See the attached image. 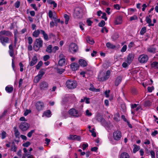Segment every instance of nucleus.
Listing matches in <instances>:
<instances>
[{
    "instance_id": "nucleus-35",
    "label": "nucleus",
    "mask_w": 158,
    "mask_h": 158,
    "mask_svg": "<svg viewBox=\"0 0 158 158\" xmlns=\"http://www.w3.org/2000/svg\"><path fill=\"white\" fill-rule=\"evenodd\" d=\"M86 41L88 43L92 45L94 44V40L89 37L87 38Z\"/></svg>"
},
{
    "instance_id": "nucleus-29",
    "label": "nucleus",
    "mask_w": 158,
    "mask_h": 158,
    "mask_svg": "<svg viewBox=\"0 0 158 158\" xmlns=\"http://www.w3.org/2000/svg\"><path fill=\"white\" fill-rule=\"evenodd\" d=\"M52 45H49L47 47L46 49V52L49 53H51L52 52Z\"/></svg>"
},
{
    "instance_id": "nucleus-15",
    "label": "nucleus",
    "mask_w": 158,
    "mask_h": 158,
    "mask_svg": "<svg viewBox=\"0 0 158 158\" xmlns=\"http://www.w3.org/2000/svg\"><path fill=\"white\" fill-rule=\"evenodd\" d=\"M9 53L10 56L11 57H12L14 59H15V57L14 56V51L12 43L9 46Z\"/></svg>"
},
{
    "instance_id": "nucleus-19",
    "label": "nucleus",
    "mask_w": 158,
    "mask_h": 158,
    "mask_svg": "<svg viewBox=\"0 0 158 158\" xmlns=\"http://www.w3.org/2000/svg\"><path fill=\"white\" fill-rule=\"evenodd\" d=\"M38 61V58L36 56H34L32 59V60L29 63V65L31 66L35 64Z\"/></svg>"
},
{
    "instance_id": "nucleus-18",
    "label": "nucleus",
    "mask_w": 158,
    "mask_h": 158,
    "mask_svg": "<svg viewBox=\"0 0 158 158\" xmlns=\"http://www.w3.org/2000/svg\"><path fill=\"white\" fill-rule=\"evenodd\" d=\"M96 120L98 122L101 123L103 125V123L105 122L104 119H103L102 116L99 113H98L96 116Z\"/></svg>"
},
{
    "instance_id": "nucleus-45",
    "label": "nucleus",
    "mask_w": 158,
    "mask_h": 158,
    "mask_svg": "<svg viewBox=\"0 0 158 158\" xmlns=\"http://www.w3.org/2000/svg\"><path fill=\"white\" fill-rule=\"evenodd\" d=\"M31 144V143L27 141L25 143L23 144V146L24 147H27Z\"/></svg>"
},
{
    "instance_id": "nucleus-60",
    "label": "nucleus",
    "mask_w": 158,
    "mask_h": 158,
    "mask_svg": "<svg viewBox=\"0 0 158 158\" xmlns=\"http://www.w3.org/2000/svg\"><path fill=\"white\" fill-rule=\"evenodd\" d=\"M154 87L153 86H152L151 87H148V91L149 92H152V91L154 89Z\"/></svg>"
},
{
    "instance_id": "nucleus-59",
    "label": "nucleus",
    "mask_w": 158,
    "mask_h": 158,
    "mask_svg": "<svg viewBox=\"0 0 158 158\" xmlns=\"http://www.w3.org/2000/svg\"><path fill=\"white\" fill-rule=\"evenodd\" d=\"M88 145L87 143H83L82 145L83 150H84L85 148L88 147Z\"/></svg>"
},
{
    "instance_id": "nucleus-44",
    "label": "nucleus",
    "mask_w": 158,
    "mask_h": 158,
    "mask_svg": "<svg viewBox=\"0 0 158 158\" xmlns=\"http://www.w3.org/2000/svg\"><path fill=\"white\" fill-rule=\"evenodd\" d=\"M45 70V69H42L40 70L39 72V74L40 75H41L42 76H43L45 74L44 71Z\"/></svg>"
},
{
    "instance_id": "nucleus-26",
    "label": "nucleus",
    "mask_w": 158,
    "mask_h": 158,
    "mask_svg": "<svg viewBox=\"0 0 158 158\" xmlns=\"http://www.w3.org/2000/svg\"><path fill=\"white\" fill-rule=\"evenodd\" d=\"M14 132H15V135L16 138H19V135L20 133L18 131V130L17 129L16 127H14Z\"/></svg>"
},
{
    "instance_id": "nucleus-43",
    "label": "nucleus",
    "mask_w": 158,
    "mask_h": 158,
    "mask_svg": "<svg viewBox=\"0 0 158 158\" xmlns=\"http://www.w3.org/2000/svg\"><path fill=\"white\" fill-rule=\"evenodd\" d=\"M90 87L89 88V90L93 91H95L96 90V88L94 87L93 85L92 84L90 83Z\"/></svg>"
},
{
    "instance_id": "nucleus-34",
    "label": "nucleus",
    "mask_w": 158,
    "mask_h": 158,
    "mask_svg": "<svg viewBox=\"0 0 158 158\" xmlns=\"http://www.w3.org/2000/svg\"><path fill=\"white\" fill-rule=\"evenodd\" d=\"M122 22V18L120 16H119L117 18L116 20V24H121Z\"/></svg>"
},
{
    "instance_id": "nucleus-11",
    "label": "nucleus",
    "mask_w": 158,
    "mask_h": 158,
    "mask_svg": "<svg viewBox=\"0 0 158 158\" xmlns=\"http://www.w3.org/2000/svg\"><path fill=\"white\" fill-rule=\"evenodd\" d=\"M36 108L38 111L42 110L44 108V105L43 102L41 101H38L36 103Z\"/></svg>"
},
{
    "instance_id": "nucleus-12",
    "label": "nucleus",
    "mask_w": 158,
    "mask_h": 158,
    "mask_svg": "<svg viewBox=\"0 0 158 158\" xmlns=\"http://www.w3.org/2000/svg\"><path fill=\"white\" fill-rule=\"evenodd\" d=\"M59 57L60 60L58 62V64L59 66H61L64 65L65 63V56L62 54H61L60 55Z\"/></svg>"
},
{
    "instance_id": "nucleus-57",
    "label": "nucleus",
    "mask_w": 158,
    "mask_h": 158,
    "mask_svg": "<svg viewBox=\"0 0 158 158\" xmlns=\"http://www.w3.org/2000/svg\"><path fill=\"white\" fill-rule=\"evenodd\" d=\"M104 30H105V31L106 33H107L108 32V30L106 28V27H103L102 28V30H101V32L102 33H103L104 32Z\"/></svg>"
},
{
    "instance_id": "nucleus-32",
    "label": "nucleus",
    "mask_w": 158,
    "mask_h": 158,
    "mask_svg": "<svg viewBox=\"0 0 158 158\" xmlns=\"http://www.w3.org/2000/svg\"><path fill=\"white\" fill-rule=\"evenodd\" d=\"M51 112L49 110H47L46 111H45L43 114V115L48 117H49L51 116Z\"/></svg>"
},
{
    "instance_id": "nucleus-22",
    "label": "nucleus",
    "mask_w": 158,
    "mask_h": 158,
    "mask_svg": "<svg viewBox=\"0 0 158 158\" xmlns=\"http://www.w3.org/2000/svg\"><path fill=\"white\" fill-rule=\"evenodd\" d=\"M109 77L107 76L106 75H105L103 77H102L100 75H99L98 76V79L100 81H103L108 79Z\"/></svg>"
},
{
    "instance_id": "nucleus-8",
    "label": "nucleus",
    "mask_w": 158,
    "mask_h": 158,
    "mask_svg": "<svg viewBox=\"0 0 158 158\" xmlns=\"http://www.w3.org/2000/svg\"><path fill=\"white\" fill-rule=\"evenodd\" d=\"M82 16V10L80 8L77 9L74 14V17L76 19H80Z\"/></svg>"
},
{
    "instance_id": "nucleus-6",
    "label": "nucleus",
    "mask_w": 158,
    "mask_h": 158,
    "mask_svg": "<svg viewBox=\"0 0 158 158\" xmlns=\"http://www.w3.org/2000/svg\"><path fill=\"white\" fill-rule=\"evenodd\" d=\"M69 112L70 115L75 117H78L81 115V114L77 110L73 108L70 110Z\"/></svg>"
},
{
    "instance_id": "nucleus-17",
    "label": "nucleus",
    "mask_w": 158,
    "mask_h": 158,
    "mask_svg": "<svg viewBox=\"0 0 158 158\" xmlns=\"http://www.w3.org/2000/svg\"><path fill=\"white\" fill-rule=\"evenodd\" d=\"M70 67L73 70L75 71L79 68V66L77 63L75 62L71 64Z\"/></svg>"
},
{
    "instance_id": "nucleus-52",
    "label": "nucleus",
    "mask_w": 158,
    "mask_h": 158,
    "mask_svg": "<svg viewBox=\"0 0 158 158\" xmlns=\"http://www.w3.org/2000/svg\"><path fill=\"white\" fill-rule=\"evenodd\" d=\"M19 65L20 66V71L21 72H23V64L22 63V62H20L19 63Z\"/></svg>"
},
{
    "instance_id": "nucleus-53",
    "label": "nucleus",
    "mask_w": 158,
    "mask_h": 158,
    "mask_svg": "<svg viewBox=\"0 0 158 158\" xmlns=\"http://www.w3.org/2000/svg\"><path fill=\"white\" fill-rule=\"evenodd\" d=\"M50 56L48 55H46L44 56V61H46L50 58Z\"/></svg>"
},
{
    "instance_id": "nucleus-51",
    "label": "nucleus",
    "mask_w": 158,
    "mask_h": 158,
    "mask_svg": "<svg viewBox=\"0 0 158 158\" xmlns=\"http://www.w3.org/2000/svg\"><path fill=\"white\" fill-rule=\"evenodd\" d=\"M127 49V46L126 45H124L122 48L121 51L122 52H124L126 51Z\"/></svg>"
},
{
    "instance_id": "nucleus-63",
    "label": "nucleus",
    "mask_w": 158,
    "mask_h": 158,
    "mask_svg": "<svg viewBox=\"0 0 158 158\" xmlns=\"http://www.w3.org/2000/svg\"><path fill=\"white\" fill-rule=\"evenodd\" d=\"M44 39L46 40H48L49 39L48 35L46 33L43 35Z\"/></svg>"
},
{
    "instance_id": "nucleus-50",
    "label": "nucleus",
    "mask_w": 158,
    "mask_h": 158,
    "mask_svg": "<svg viewBox=\"0 0 158 158\" xmlns=\"http://www.w3.org/2000/svg\"><path fill=\"white\" fill-rule=\"evenodd\" d=\"M20 2L19 1H17L15 4V7L16 8H18L20 6Z\"/></svg>"
},
{
    "instance_id": "nucleus-25",
    "label": "nucleus",
    "mask_w": 158,
    "mask_h": 158,
    "mask_svg": "<svg viewBox=\"0 0 158 158\" xmlns=\"http://www.w3.org/2000/svg\"><path fill=\"white\" fill-rule=\"evenodd\" d=\"M119 37V35L118 33L115 32L111 36V38L114 41L116 40Z\"/></svg>"
},
{
    "instance_id": "nucleus-13",
    "label": "nucleus",
    "mask_w": 158,
    "mask_h": 158,
    "mask_svg": "<svg viewBox=\"0 0 158 158\" xmlns=\"http://www.w3.org/2000/svg\"><path fill=\"white\" fill-rule=\"evenodd\" d=\"M68 139L69 140H77L79 141L81 140V137L79 135H69Z\"/></svg>"
},
{
    "instance_id": "nucleus-4",
    "label": "nucleus",
    "mask_w": 158,
    "mask_h": 158,
    "mask_svg": "<svg viewBox=\"0 0 158 158\" xmlns=\"http://www.w3.org/2000/svg\"><path fill=\"white\" fill-rule=\"evenodd\" d=\"M69 50L72 53H75L78 50V46L76 44L72 43L69 46Z\"/></svg>"
},
{
    "instance_id": "nucleus-3",
    "label": "nucleus",
    "mask_w": 158,
    "mask_h": 158,
    "mask_svg": "<svg viewBox=\"0 0 158 158\" xmlns=\"http://www.w3.org/2000/svg\"><path fill=\"white\" fill-rule=\"evenodd\" d=\"M49 87L48 83L45 81H42L39 84V87L41 91L46 90Z\"/></svg>"
},
{
    "instance_id": "nucleus-56",
    "label": "nucleus",
    "mask_w": 158,
    "mask_h": 158,
    "mask_svg": "<svg viewBox=\"0 0 158 158\" xmlns=\"http://www.w3.org/2000/svg\"><path fill=\"white\" fill-rule=\"evenodd\" d=\"M101 17L102 19H104L106 21L107 20V18L106 17V14L105 13H104L102 14V15L101 16Z\"/></svg>"
},
{
    "instance_id": "nucleus-28",
    "label": "nucleus",
    "mask_w": 158,
    "mask_h": 158,
    "mask_svg": "<svg viewBox=\"0 0 158 158\" xmlns=\"http://www.w3.org/2000/svg\"><path fill=\"white\" fill-rule=\"evenodd\" d=\"M40 34V30H35L32 34V35L35 37H37L39 36Z\"/></svg>"
},
{
    "instance_id": "nucleus-27",
    "label": "nucleus",
    "mask_w": 158,
    "mask_h": 158,
    "mask_svg": "<svg viewBox=\"0 0 158 158\" xmlns=\"http://www.w3.org/2000/svg\"><path fill=\"white\" fill-rule=\"evenodd\" d=\"M120 158H129V156L127 153L123 152L121 154Z\"/></svg>"
},
{
    "instance_id": "nucleus-49",
    "label": "nucleus",
    "mask_w": 158,
    "mask_h": 158,
    "mask_svg": "<svg viewBox=\"0 0 158 158\" xmlns=\"http://www.w3.org/2000/svg\"><path fill=\"white\" fill-rule=\"evenodd\" d=\"M138 19V17L135 15H134L133 16L131 17L130 18V21H132L133 20H136V19Z\"/></svg>"
},
{
    "instance_id": "nucleus-2",
    "label": "nucleus",
    "mask_w": 158,
    "mask_h": 158,
    "mask_svg": "<svg viewBox=\"0 0 158 158\" xmlns=\"http://www.w3.org/2000/svg\"><path fill=\"white\" fill-rule=\"evenodd\" d=\"M77 84L76 81L71 79L68 80L66 82V85L67 87L70 89L75 88L77 86Z\"/></svg>"
},
{
    "instance_id": "nucleus-62",
    "label": "nucleus",
    "mask_w": 158,
    "mask_h": 158,
    "mask_svg": "<svg viewBox=\"0 0 158 158\" xmlns=\"http://www.w3.org/2000/svg\"><path fill=\"white\" fill-rule=\"evenodd\" d=\"M17 148L15 146H11V150L12 151H14L15 152H16L17 151Z\"/></svg>"
},
{
    "instance_id": "nucleus-42",
    "label": "nucleus",
    "mask_w": 158,
    "mask_h": 158,
    "mask_svg": "<svg viewBox=\"0 0 158 158\" xmlns=\"http://www.w3.org/2000/svg\"><path fill=\"white\" fill-rule=\"evenodd\" d=\"M35 131V130H32L30 131L27 134V136L28 137L30 138L32 135L33 133Z\"/></svg>"
},
{
    "instance_id": "nucleus-21",
    "label": "nucleus",
    "mask_w": 158,
    "mask_h": 158,
    "mask_svg": "<svg viewBox=\"0 0 158 158\" xmlns=\"http://www.w3.org/2000/svg\"><path fill=\"white\" fill-rule=\"evenodd\" d=\"M78 62L81 66L84 67H86L87 65V62L85 60L82 59H80L79 60Z\"/></svg>"
},
{
    "instance_id": "nucleus-38",
    "label": "nucleus",
    "mask_w": 158,
    "mask_h": 158,
    "mask_svg": "<svg viewBox=\"0 0 158 158\" xmlns=\"http://www.w3.org/2000/svg\"><path fill=\"white\" fill-rule=\"evenodd\" d=\"M42 61H39L38 64L35 66L36 69L37 70L39 69L40 67L42 66Z\"/></svg>"
},
{
    "instance_id": "nucleus-30",
    "label": "nucleus",
    "mask_w": 158,
    "mask_h": 158,
    "mask_svg": "<svg viewBox=\"0 0 158 158\" xmlns=\"http://www.w3.org/2000/svg\"><path fill=\"white\" fill-rule=\"evenodd\" d=\"M106 46L107 48L111 49H114L116 47L115 45L110 42H108L106 44Z\"/></svg>"
},
{
    "instance_id": "nucleus-40",
    "label": "nucleus",
    "mask_w": 158,
    "mask_h": 158,
    "mask_svg": "<svg viewBox=\"0 0 158 158\" xmlns=\"http://www.w3.org/2000/svg\"><path fill=\"white\" fill-rule=\"evenodd\" d=\"M56 70L57 72L60 74H62L65 71L64 69H63L61 68L60 69L58 68L56 69Z\"/></svg>"
},
{
    "instance_id": "nucleus-20",
    "label": "nucleus",
    "mask_w": 158,
    "mask_h": 158,
    "mask_svg": "<svg viewBox=\"0 0 158 158\" xmlns=\"http://www.w3.org/2000/svg\"><path fill=\"white\" fill-rule=\"evenodd\" d=\"M4 35L6 36H9L11 35L12 34L11 32L9 31L3 30L0 31V35Z\"/></svg>"
},
{
    "instance_id": "nucleus-10",
    "label": "nucleus",
    "mask_w": 158,
    "mask_h": 158,
    "mask_svg": "<svg viewBox=\"0 0 158 158\" xmlns=\"http://www.w3.org/2000/svg\"><path fill=\"white\" fill-rule=\"evenodd\" d=\"M29 127V125L26 122L21 123L19 125V127L23 131L27 130Z\"/></svg>"
},
{
    "instance_id": "nucleus-5",
    "label": "nucleus",
    "mask_w": 158,
    "mask_h": 158,
    "mask_svg": "<svg viewBox=\"0 0 158 158\" xmlns=\"http://www.w3.org/2000/svg\"><path fill=\"white\" fill-rule=\"evenodd\" d=\"M148 59V56L146 55L143 54L140 55L138 57V60L141 63H146Z\"/></svg>"
},
{
    "instance_id": "nucleus-1",
    "label": "nucleus",
    "mask_w": 158,
    "mask_h": 158,
    "mask_svg": "<svg viewBox=\"0 0 158 158\" xmlns=\"http://www.w3.org/2000/svg\"><path fill=\"white\" fill-rule=\"evenodd\" d=\"M43 44V41L40 38L36 39L33 46L34 50L36 51H38L40 48L42 47Z\"/></svg>"
},
{
    "instance_id": "nucleus-55",
    "label": "nucleus",
    "mask_w": 158,
    "mask_h": 158,
    "mask_svg": "<svg viewBox=\"0 0 158 158\" xmlns=\"http://www.w3.org/2000/svg\"><path fill=\"white\" fill-rule=\"evenodd\" d=\"M31 112V110H26L24 113V115L25 116L27 115L29 113Z\"/></svg>"
},
{
    "instance_id": "nucleus-39",
    "label": "nucleus",
    "mask_w": 158,
    "mask_h": 158,
    "mask_svg": "<svg viewBox=\"0 0 158 158\" xmlns=\"http://www.w3.org/2000/svg\"><path fill=\"white\" fill-rule=\"evenodd\" d=\"M146 27H144L141 29L140 31V34L141 35H143L146 32Z\"/></svg>"
},
{
    "instance_id": "nucleus-48",
    "label": "nucleus",
    "mask_w": 158,
    "mask_h": 158,
    "mask_svg": "<svg viewBox=\"0 0 158 158\" xmlns=\"http://www.w3.org/2000/svg\"><path fill=\"white\" fill-rule=\"evenodd\" d=\"M28 43L29 44H31L33 42V39L31 37H29L28 38Z\"/></svg>"
},
{
    "instance_id": "nucleus-7",
    "label": "nucleus",
    "mask_w": 158,
    "mask_h": 158,
    "mask_svg": "<svg viewBox=\"0 0 158 158\" xmlns=\"http://www.w3.org/2000/svg\"><path fill=\"white\" fill-rule=\"evenodd\" d=\"M122 137V133L118 130L114 131L113 133V137L114 139L116 141L119 140Z\"/></svg>"
},
{
    "instance_id": "nucleus-64",
    "label": "nucleus",
    "mask_w": 158,
    "mask_h": 158,
    "mask_svg": "<svg viewBox=\"0 0 158 158\" xmlns=\"http://www.w3.org/2000/svg\"><path fill=\"white\" fill-rule=\"evenodd\" d=\"M53 19L55 22H57L58 23H60V19H57L56 16H54Z\"/></svg>"
},
{
    "instance_id": "nucleus-24",
    "label": "nucleus",
    "mask_w": 158,
    "mask_h": 158,
    "mask_svg": "<svg viewBox=\"0 0 158 158\" xmlns=\"http://www.w3.org/2000/svg\"><path fill=\"white\" fill-rule=\"evenodd\" d=\"M146 21L147 23H148V26L149 27L150 26H154V23H151L152 22V20L151 19L149 18V17L148 16L146 17Z\"/></svg>"
},
{
    "instance_id": "nucleus-37",
    "label": "nucleus",
    "mask_w": 158,
    "mask_h": 158,
    "mask_svg": "<svg viewBox=\"0 0 158 158\" xmlns=\"http://www.w3.org/2000/svg\"><path fill=\"white\" fill-rule=\"evenodd\" d=\"M134 148L133 149V152L134 153H135L140 149V147L136 145H134Z\"/></svg>"
},
{
    "instance_id": "nucleus-54",
    "label": "nucleus",
    "mask_w": 158,
    "mask_h": 158,
    "mask_svg": "<svg viewBox=\"0 0 158 158\" xmlns=\"http://www.w3.org/2000/svg\"><path fill=\"white\" fill-rule=\"evenodd\" d=\"M114 8L119 10L120 9V6L119 4H116L114 5Z\"/></svg>"
},
{
    "instance_id": "nucleus-61",
    "label": "nucleus",
    "mask_w": 158,
    "mask_h": 158,
    "mask_svg": "<svg viewBox=\"0 0 158 158\" xmlns=\"http://www.w3.org/2000/svg\"><path fill=\"white\" fill-rule=\"evenodd\" d=\"M150 154L152 158H155V153L152 150L151 151Z\"/></svg>"
},
{
    "instance_id": "nucleus-36",
    "label": "nucleus",
    "mask_w": 158,
    "mask_h": 158,
    "mask_svg": "<svg viewBox=\"0 0 158 158\" xmlns=\"http://www.w3.org/2000/svg\"><path fill=\"white\" fill-rule=\"evenodd\" d=\"M64 17L65 19V23L66 24H67L69 19V17L67 15L64 14Z\"/></svg>"
},
{
    "instance_id": "nucleus-46",
    "label": "nucleus",
    "mask_w": 158,
    "mask_h": 158,
    "mask_svg": "<svg viewBox=\"0 0 158 158\" xmlns=\"http://www.w3.org/2000/svg\"><path fill=\"white\" fill-rule=\"evenodd\" d=\"M40 79L39 77L37 76L35 77L34 79V81L35 83H37L39 82Z\"/></svg>"
},
{
    "instance_id": "nucleus-58",
    "label": "nucleus",
    "mask_w": 158,
    "mask_h": 158,
    "mask_svg": "<svg viewBox=\"0 0 158 158\" xmlns=\"http://www.w3.org/2000/svg\"><path fill=\"white\" fill-rule=\"evenodd\" d=\"M6 132L4 131H3V132H2V133H1V135H2V139H4L6 137Z\"/></svg>"
},
{
    "instance_id": "nucleus-16",
    "label": "nucleus",
    "mask_w": 158,
    "mask_h": 158,
    "mask_svg": "<svg viewBox=\"0 0 158 158\" xmlns=\"http://www.w3.org/2000/svg\"><path fill=\"white\" fill-rule=\"evenodd\" d=\"M147 51L149 52L155 53L156 51V48L155 47V45H152L148 48Z\"/></svg>"
},
{
    "instance_id": "nucleus-47",
    "label": "nucleus",
    "mask_w": 158,
    "mask_h": 158,
    "mask_svg": "<svg viewBox=\"0 0 158 158\" xmlns=\"http://www.w3.org/2000/svg\"><path fill=\"white\" fill-rule=\"evenodd\" d=\"M151 104V102L149 101H147L145 102L144 106H149Z\"/></svg>"
},
{
    "instance_id": "nucleus-9",
    "label": "nucleus",
    "mask_w": 158,
    "mask_h": 158,
    "mask_svg": "<svg viewBox=\"0 0 158 158\" xmlns=\"http://www.w3.org/2000/svg\"><path fill=\"white\" fill-rule=\"evenodd\" d=\"M9 41V39L8 37L4 36H0V42L3 45L6 46V44L8 43Z\"/></svg>"
},
{
    "instance_id": "nucleus-41",
    "label": "nucleus",
    "mask_w": 158,
    "mask_h": 158,
    "mask_svg": "<svg viewBox=\"0 0 158 158\" xmlns=\"http://www.w3.org/2000/svg\"><path fill=\"white\" fill-rule=\"evenodd\" d=\"M105 24V22L104 20H102L98 24L100 27H103Z\"/></svg>"
},
{
    "instance_id": "nucleus-33",
    "label": "nucleus",
    "mask_w": 158,
    "mask_h": 158,
    "mask_svg": "<svg viewBox=\"0 0 158 158\" xmlns=\"http://www.w3.org/2000/svg\"><path fill=\"white\" fill-rule=\"evenodd\" d=\"M5 90L7 92L10 93L13 91V88L12 86H7L6 87Z\"/></svg>"
},
{
    "instance_id": "nucleus-31",
    "label": "nucleus",
    "mask_w": 158,
    "mask_h": 158,
    "mask_svg": "<svg viewBox=\"0 0 158 158\" xmlns=\"http://www.w3.org/2000/svg\"><path fill=\"white\" fill-rule=\"evenodd\" d=\"M151 66L152 68L155 69H158V62L156 61L153 62L151 64Z\"/></svg>"
},
{
    "instance_id": "nucleus-14",
    "label": "nucleus",
    "mask_w": 158,
    "mask_h": 158,
    "mask_svg": "<svg viewBox=\"0 0 158 158\" xmlns=\"http://www.w3.org/2000/svg\"><path fill=\"white\" fill-rule=\"evenodd\" d=\"M134 57V54L131 53H130L128 56L127 58V62L129 64H131Z\"/></svg>"
},
{
    "instance_id": "nucleus-23",
    "label": "nucleus",
    "mask_w": 158,
    "mask_h": 158,
    "mask_svg": "<svg viewBox=\"0 0 158 158\" xmlns=\"http://www.w3.org/2000/svg\"><path fill=\"white\" fill-rule=\"evenodd\" d=\"M122 77L120 76L118 77L116 79L115 82V85L116 86H118L120 83L122 81Z\"/></svg>"
}]
</instances>
